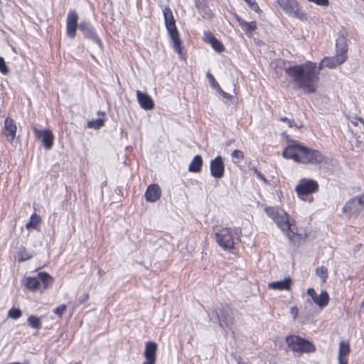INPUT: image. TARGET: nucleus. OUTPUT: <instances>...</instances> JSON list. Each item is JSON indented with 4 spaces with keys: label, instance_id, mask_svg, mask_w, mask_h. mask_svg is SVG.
I'll return each instance as SVG.
<instances>
[{
    "label": "nucleus",
    "instance_id": "nucleus-1",
    "mask_svg": "<svg viewBox=\"0 0 364 364\" xmlns=\"http://www.w3.org/2000/svg\"><path fill=\"white\" fill-rule=\"evenodd\" d=\"M323 66L322 61L318 68L316 63L307 61L285 68L284 72L297 88L303 90L305 93L311 94L316 92L317 90L319 71Z\"/></svg>",
    "mask_w": 364,
    "mask_h": 364
},
{
    "label": "nucleus",
    "instance_id": "nucleus-2",
    "mask_svg": "<svg viewBox=\"0 0 364 364\" xmlns=\"http://www.w3.org/2000/svg\"><path fill=\"white\" fill-rule=\"evenodd\" d=\"M282 156L301 164H321L324 160L323 155L318 150L305 146L297 141L292 140L282 152Z\"/></svg>",
    "mask_w": 364,
    "mask_h": 364
},
{
    "label": "nucleus",
    "instance_id": "nucleus-3",
    "mask_svg": "<svg viewBox=\"0 0 364 364\" xmlns=\"http://www.w3.org/2000/svg\"><path fill=\"white\" fill-rule=\"evenodd\" d=\"M163 14L165 21L166 28L168 35L173 41V49L178 54L181 53V41L177 31L175 19L173 16L171 9L168 6H166L163 10Z\"/></svg>",
    "mask_w": 364,
    "mask_h": 364
},
{
    "label": "nucleus",
    "instance_id": "nucleus-4",
    "mask_svg": "<svg viewBox=\"0 0 364 364\" xmlns=\"http://www.w3.org/2000/svg\"><path fill=\"white\" fill-rule=\"evenodd\" d=\"M285 341L289 348L296 353H309L316 350V348L311 342L299 336H286Z\"/></svg>",
    "mask_w": 364,
    "mask_h": 364
},
{
    "label": "nucleus",
    "instance_id": "nucleus-5",
    "mask_svg": "<svg viewBox=\"0 0 364 364\" xmlns=\"http://www.w3.org/2000/svg\"><path fill=\"white\" fill-rule=\"evenodd\" d=\"M215 238L218 245L224 250H231L235 247L232 231L230 228H223L215 232Z\"/></svg>",
    "mask_w": 364,
    "mask_h": 364
},
{
    "label": "nucleus",
    "instance_id": "nucleus-6",
    "mask_svg": "<svg viewBox=\"0 0 364 364\" xmlns=\"http://www.w3.org/2000/svg\"><path fill=\"white\" fill-rule=\"evenodd\" d=\"M216 316L222 328L229 327L234 322L232 309L227 305H223L218 311L216 310Z\"/></svg>",
    "mask_w": 364,
    "mask_h": 364
},
{
    "label": "nucleus",
    "instance_id": "nucleus-7",
    "mask_svg": "<svg viewBox=\"0 0 364 364\" xmlns=\"http://www.w3.org/2000/svg\"><path fill=\"white\" fill-rule=\"evenodd\" d=\"M279 6L288 14L303 18L304 14L299 11V4L296 0H277Z\"/></svg>",
    "mask_w": 364,
    "mask_h": 364
},
{
    "label": "nucleus",
    "instance_id": "nucleus-8",
    "mask_svg": "<svg viewBox=\"0 0 364 364\" xmlns=\"http://www.w3.org/2000/svg\"><path fill=\"white\" fill-rule=\"evenodd\" d=\"M318 183L314 180H301L296 186L295 191L299 197L306 196L318 190Z\"/></svg>",
    "mask_w": 364,
    "mask_h": 364
},
{
    "label": "nucleus",
    "instance_id": "nucleus-9",
    "mask_svg": "<svg viewBox=\"0 0 364 364\" xmlns=\"http://www.w3.org/2000/svg\"><path fill=\"white\" fill-rule=\"evenodd\" d=\"M80 31H81L84 36L90 41L95 43L99 47L102 48V41L97 36L93 27L87 21H82L78 26Z\"/></svg>",
    "mask_w": 364,
    "mask_h": 364
},
{
    "label": "nucleus",
    "instance_id": "nucleus-10",
    "mask_svg": "<svg viewBox=\"0 0 364 364\" xmlns=\"http://www.w3.org/2000/svg\"><path fill=\"white\" fill-rule=\"evenodd\" d=\"M78 15L75 10H70L66 19V33L70 38H74L77 27Z\"/></svg>",
    "mask_w": 364,
    "mask_h": 364
},
{
    "label": "nucleus",
    "instance_id": "nucleus-11",
    "mask_svg": "<svg viewBox=\"0 0 364 364\" xmlns=\"http://www.w3.org/2000/svg\"><path fill=\"white\" fill-rule=\"evenodd\" d=\"M306 293L320 309L326 307L329 302V296L326 291H323L318 295L314 288H309Z\"/></svg>",
    "mask_w": 364,
    "mask_h": 364
},
{
    "label": "nucleus",
    "instance_id": "nucleus-12",
    "mask_svg": "<svg viewBox=\"0 0 364 364\" xmlns=\"http://www.w3.org/2000/svg\"><path fill=\"white\" fill-rule=\"evenodd\" d=\"M210 168V173L213 177L220 178L224 176L225 166L220 156H218L211 160Z\"/></svg>",
    "mask_w": 364,
    "mask_h": 364
},
{
    "label": "nucleus",
    "instance_id": "nucleus-13",
    "mask_svg": "<svg viewBox=\"0 0 364 364\" xmlns=\"http://www.w3.org/2000/svg\"><path fill=\"white\" fill-rule=\"evenodd\" d=\"M37 138H42V142L46 149H50L53 145V135L50 130H38L36 128L33 129Z\"/></svg>",
    "mask_w": 364,
    "mask_h": 364
},
{
    "label": "nucleus",
    "instance_id": "nucleus-14",
    "mask_svg": "<svg viewBox=\"0 0 364 364\" xmlns=\"http://www.w3.org/2000/svg\"><path fill=\"white\" fill-rule=\"evenodd\" d=\"M347 39L343 34H341L338 36L336 41V54L346 60L347 58Z\"/></svg>",
    "mask_w": 364,
    "mask_h": 364
},
{
    "label": "nucleus",
    "instance_id": "nucleus-15",
    "mask_svg": "<svg viewBox=\"0 0 364 364\" xmlns=\"http://www.w3.org/2000/svg\"><path fill=\"white\" fill-rule=\"evenodd\" d=\"M161 196V191L159 186L156 183L149 185L145 192V198L146 201L154 203L158 200Z\"/></svg>",
    "mask_w": 364,
    "mask_h": 364
},
{
    "label": "nucleus",
    "instance_id": "nucleus-16",
    "mask_svg": "<svg viewBox=\"0 0 364 364\" xmlns=\"http://www.w3.org/2000/svg\"><path fill=\"white\" fill-rule=\"evenodd\" d=\"M136 95L139 104L144 109L151 110L154 107V102L148 94L137 90Z\"/></svg>",
    "mask_w": 364,
    "mask_h": 364
},
{
    "label": "nucleus",
    "instance_id": "nucleus-17",
    "mask_svg": "<svg viewBox=\"0 0 364 364\" xmlns=\"http://www.w3.org/2000/svg\"><path fill=\"white\" fill-rule=\"evenodd\" d=\"M278 228L284 232H288L290 230V223L289 221L288 214L284 211H282L277 218L274 220Z\"/></svg>",
    "mask_w": 364,
    "mask_h": 364
},
{
    "label": "nucleus",
    "instance_id": "nucleus-18",
    "mask_svg": "<svg viewBox=\"0 0 364 364\" xmlns=\"http://www.w3.org/2000/svg\"><path fill=\"white\" fill-rule=\"evenodd\" d=\"M17 127L14 124V120L7 117L4 121V133L7 137H10L9 141L12 142L16 136Z\"/></svg>",
    "mask_w": 364,
    "mask_h": 364
},
{
    "label": "nucleus",
    "instance_id": "nucleus-19",
    "mask_svg": "<svg viewBox=\"0 0 364 364\" xmlns=\"http://www.w3.org/2000/svg\"><path fill=\"white\" fill-rule=\"evenodd\" d=\"M291 279L290 277L285 278L283 280L276 281L269 283L268 287L272 289L277 290H290L291 285Z\"/></svg>",
    "mask_w": 364,
    "mask_h": 364
},
{
    "label": "nucleus",
    "instance_id": "nucleus-20",
    "mask_svg": "<svg viewBox=\"0 0 364 364\" xmlns=\"http://www.w3.org/2000/svg\"><path fill=\"white\" fill-rule=\"evenodd\" d=\"M157 344L153 341H149L145 344L144 356L145 360H156Z\"/></svg>",
    "mask_w": 364,
    "mask_h": 364
},
{
    "label": "nucleus",
    "instance_id": "nucleus-21",
    "mask_svg": "<svg viewBox=\"0 0 364 364\" xmlns=\"http://www.w3.org/2000/svg\"><path fill=\"white\" fill-rule=\"evenodd\" d=\"M235 17L240 26L245 33L250 34L257 28V23L255 21L247 22L237 15Z\"/></svg>",
    "mask_w": 364,
    "mask_h": 364
},
{
    "label": "nucleus",
    "instance_id": "nucleus-22",
    "mask_svg": "<svg viewBox=\"0 0 364 364\" xmlns=\"http://www.w3.org/2000/svg\"><path fill=\"white\" fill-rule=\"evenodd\" d=\"M205 41L209 43L213 48L217 52H222L225 50L223 44L218 41L214 36L210 33H205Z\"/></svg>",
    "mask_w": 364,
    "mask_h": 364
},
{
    "label": "nucleus",
    "instance_id": "nucleus-23",
    "mask_svg": "<svg viewBox=\"0 0 364 364\" xmlns=\"http://www.w3.org/2000/svg\"><path fill=\"white\" fill-rule=\"evenodd\" d=\"M345 60L343 58H341L336 55V54L333 57L328 58L325 57L322 60V63H323L325 67L328 68H335L338 65L342 64Z\"/></svg>",
    "mask_w": 364,
    "mask_h": 364
},
{
    "label": "nucleus",
    "instance_id": "nucleus-24",
    "mask_svg": "<svg viewBox=\"0 0 364 364\" xmlns=\"http://www.w3.org/2000/svg\"><path fill=\"white\" fill-rule=\"evenodd\" d=\"M203 159L200 155H196L193 157L188 166V171L193 173H199L201 171Z\"/></svg>",
    "mask_w": 364,
    "mask_h": 364
},
{
    "label": "nucleus",
    "instance_id": "nucleus-25",
    "mask_svg": "<svg viewBox=\"0 0 364 364\" xmlns=\"http://www.w3.org/2000/svg\"><path fill=\"white\" fill-rule=\"evenodd\" d=\"M356 203L357 201L355 198L349 200L343 207V213L350 215L352 213H356L358 211Z\"/></svg>",
    "mask_w": 364,
    "mask_h": 364
},
{
    "label": "nucleus",
    "instance_id": "nucleus-26",
    "mask_svg": "<svg viewBox=\"0 0 364 364\" xmlns=\"http://www.w3.org/2000/svg\"><path fill=\"white\" fill-rule=\"evenodd\" d=\"M349 121L355 128V131L364 134V119L358 117H351Z\"/></svg>",
    "mask_w": 364,
    "mask_h": 364
},
{
    "label": "nucleus",
    "instance_id": "nucleus-27",
    "mask_svg": "<svg viewBox=\"0 0 364 364\" xmlns=\"http://www.w3.org/2000/svg\"><path fill=\"white\" fill-rule=\"evenodd\" d=\"M38 277L39 282H41L43 283L44 289L48 288L53 282V277L46 272L38 273Z\"/></svg>",
    "mask_w": 364,
    "mask_h": 364
},
{
    "label": "nucleus",
    "instance_id": "nucleus-28",
    "mask_svg": "<svg viewBox=\"0 0 364 364\" xmlns=\"http://www.w3.org/2000/svg\"><path fill=\"white\" fill-rule=\"evenodd\" d=\"M265 213L267 215L272 218L273 220L276 219V218L278 217V215L281 213L282 210L275 208V207H266L264 208Z\"/></svg>",
    "mask_w": 364,
    "mask_h": 364
},
{
    "label": "nucleus",
    "instance_id": "nucleus-29",
    "mask_svg": "<svg viewBox=\"0 0 364 364\" xmlns=\"http://www.w3.org/2000/svg\"><path fill=\"white\" fill-rule=\"evenodd\" d=\"M350 353V346L344 341L339 343L338 357H346Z\"/></svg>",
    "mask_w": 364,
    "mask_h": 364
},
{
    "label": "nucleus",
    "instance_id": "nucleus-30",
    "mask_svg": "<svg viewBox=\"0 0 364 364\" xmlns=\"http://www.w3.org/2000/svg\"><path fill=\"white\" fill-rule=\"evenodd\" d=\"M26 285L28 289L31 290L36 289L39 286L38 277H28L26 278Z\"/></svg>",
    "mask_w": 364,
    "mask_h": 364
},
{
    "label": "nucleus",
    "instance_id": "nucleus-31",
    "mask_svg": "<svg viewBox=\"0 0 364 364\" xmlns=\"http://www.w3.org/2000/svg\"><path fill=\"white\" fill-rule=\"evenodd\" d=\"M28 323L33 328L40 329L41 328V319L36 316H30L28 318Z\"/></svg>",
    "mask_w": 364,
    "mask_h": 364
},
{
    "label": "nucleus",
    "instance_id": "nucleus-32",
    "mask_svg": "<svg viewBox=\"0 0 364 364\" xmlns=\"http://www.w3.org/2000/svg\"><path fill=\"white\" fill-rule=\"evenodd\" d=\"M316 275L321 278L323 282H326L328 276V269L323 266L317 267L316 269Z\"/></svg>",
    "mask_w": 364,
    "mask_h": 364
},
{
    "label": "nucleus",
    "instance_id": "nucleus-33",
    "mask_svg": "<svg viewBox=\"0 0 364 364\" xmlns=\"http://www.w3.org/2000/svg\"><path fill=\"white\" fill-rule=\"evenodd\" d=\"M104 119L100 118L93 119L87 122V127L98 129L104 126Z\"/></svg>",
    "mask_w": 364,
    "mask_h": 364
},
{
    "label": "nucleus",
    "instance_id": "nucleus-34",
    "mask_svg": "<svg viewBox=\"0 0 364 364\" xmlns=\"http://www.w3.org/2000/svg\"><path fill=\"white\" fill-rule=\"evenodd\" d=\"M22 315V312L19 309L11 308L8 312V317L13 319H18Z\"/></svg>",
    "mask_w": 364,
    "mask_h": 364
},
{
    "label": "nucleus",
    "instance_id": "nucleus-35",
    "mask_svg": "<svg viewBox=\"0 0 364 364\" xmlns=\"http://www.w3.org/2000/svg\"><path fill=\"white\" fill-rule=\"evenodd\" d=\"M0 72L3 75H7L9 72V69L6 66L5 60L2 57H0Z\"/></svg>",
    "mask_w": 364,
    "mask_h": 364
},
{
    "label": "nucleus",
    "instance_id": "nucleus-36",
    "mask_svg": "<svg viewBox=\"0 0 364 364\" xmlns=\"http://www.w3.org/2000/svg\"><path fill=\"white\" fill-rule=\"evenodd\" d=\"M245 2H247V4H248V6H250V8L251 9H252L253 11L259 13L260 12V9L257 4V2L255 1V0H244Z\"/></svg>",
    "mask_w": 364,
    "mask_h": 364
},
{
    "label": "nucleus",
    "instance_id": "nucleus-37",
    "mask_svg": "<svg viewBox=\"0 0 364 364\" xmlns=\"http://www.w3.org/2000/svg\"><path fill=\"white\" fill-rule=\"evenodd\" d=\"M67 309V306L65 304H61L58 306H57L54 309V313L58 315V316H62V315L65 312Z\"/></svg>",
    "mask_w": 364,
    "mask_h": 364
},
{
    "label": "nucleus",
    "instance_id": "nucleus-38",
    "mask_svg": "<svg viewBox=\"0 0 364 364\" xmlns=\"http://www.w3.org/2000/svg\"><path fill=\"white\" fill-rule=\"evenodd\" d=\"M206 77L208 79V80L210 82L211 86L213 87H214V88L219 87L218 83L215 81V79L214 78L213 75L210 73L208 72L206 74Z\"/></svg>",
    "mask_w": 364,
    "mask_h": 364
},
{
    "label": "nucleus",
    "instance_id": "nucleus-39",
    "mask_svg": "<svg viewBox=\"0 0 364 364\" xmlns=\"http://www.w3.org/2000/svg\"><path fill=\"white\" fill-rule=\"evenodd\" d=\"M231 156L232 158H236L239 160H242L244 159V154L242 151L240 150H238V149H235L232 154H231Z\"/></svg>",
    "mask_w": 364,
    "mask_h": 364
},
{
    "label": "nucleus",
    "instance_id": "nucleus-40",
    "mask_svg": "<svg viewBox=\"0 0 364 364\" xmlns=\"http://www.w3.org/2000/svg\"><path fill=\"white\" fill-rule=\"evenodd\" d=\"M217 89H218V92L222 95V96H223L224 98H225V99H227V100H231V99L232 98V95H230V94H228V93L225 92V91H223V90L220 88V86H219V87H217Z\"/></svg>",
    "mask_w": 364,
    "mask_h": 364
},
{
    "label": "nucleus",
    "instance_id": "nucleus-41",
    "mask_svg": "<svg viewBox=\"0 0 364 364\" xmlns=\"http://www.w3.org/2000/svg\"><path fill=\"white\" fill-rule=\"evenodd\" d=\"M255 173L257 175L258 178L263 181L265 183H268L267 178L260 171H259L257 169L255 168Z\"/></svg>",
    "mask_w": 364,
    "mask_h": 364
},
{
    "label": "nucleus",
    "instance_id": "nucleus-42",
    "mask_svg": "<svg viewBox=\"0 0 364 364\" xmlns=\"http://www.w3.org/2000/svg\"><path fill=\"white\" fill-rule=\"evenodd\" d=\"M37 223H38L37 220L36 218H34L33 216H32L31 218L30 221L26 224V228H34Z\"/></svg>",
    "mask_w": 364,
    "mask_h": 364
},
{
    "label": "nucleus",
    "instance_id": "nucleus-43",
    "mask_svg": "<svg viewBox=\"0 0 364 364\" xmlns=\"http://www.w3.org/2000/svg\"><path fill=\"white\" fill-rule=\"evenodd\" d=\"M298 311H299L298 308L295 306L291 307V309H290V312L294 318L297 316Z\"/></svg>",
    "mask_w": 364,
    "mask_h": 364
},
{
    "label": "nucleus",
    "instance_id": "nucleus-44",
    "mask_svg": "<svg viewBox=\"0 0 364 364\" xmlns=\"http://www.w3.org/2000/svg\"><path fill=\"white\" fill-rule=\"evenodd\" d=\"M358 204L364 206V194L356 198Z\"/></svg>",
    "mask_w": 364,
    "mask_h": 364
},
{
    "label": "nucleus",
    "instance_id": "nucleus-45",
    "mask_svg": "<svg viewBox=\"0 0 364 364\" xmlns=\"http://www.w3.org/2000/svg\"><path fill=\"white\" fill-rule=\"evenodd\" d=\"M23 252H24L25 254H24V255L22 256V258L21 259V261H25V260H27V259H30L31 257V254L26 252V250H24Z\"/></svg>",
    "mask_w": 364,
    "mask_h": 364
},
{
    "label": "nucleus",
    "instance_id": "nucleus-46",
    "mask_svg": "<svg viewBox=\"0 0 364 364\" xmlns=\"http://www.w3.org/2000/svg\"><path fill=\"white\" fill-rule=\"evenodd\" d=\"M338 362L339 364H348V360L346 358V357H338Z\"/></svg>",
    "mask_w": 364,
    "mask_h": 364
},
{
    "label": "nucleus",
    "instance_id": "nucleus-47",
    "mask_svg": "<svg viewBox=\"0 0 364 364\" xmlns=\"http://www.w3.org/2000/svg\"><path fill=\"white\" fill-rule=\"evenodd\" d=\"M234 234L240 237L242 234V230L240 228H235L233 230Z\"/></svg>",
    "mask_w": 364,
    "mask_h": 364
},
{
    "label": "nucleus",
    "instance_id": "nucleus-48",
    "mask_svg": "<svg viewBox=\"0 0 364 364\" xmlns=\"http://www.w3.org/2000/svg\"><path fill=\"white\" fill-rule=\"evenodd\" d=\"M156 360H145L143 364H155Z\"/></svg>",
    "mask_w": 364,
    "mask_h": 364
},
{
    "label": "nucleus",
    "instance_id": "nucleus-49",
    "mask_svg": "<svg viewBox=\"0 0 364 364\" xmlns=\"http://www.w3.org/2000/svg\"><path fill=\"white\" fill-rule=\"evenodd\" d=\"M288 124H289V126L290 127H294V126L297 127L296 125H295V124H294V120H292V119H290V120L288 122Z\"/></svg>",
    "mask_w": 364,
    "mask_h": 364
},
{
    "label": "nucleus",
    "instance_id": "nucleus-50",
    "mask_svg": "<svg viewBox=\"0 0 364 364\" xmlns=\"http://www.w3.org/2000/svg\"><path fill=\"white\" fill-rule=\"evenodd\" d=\"M281 120H282L283 122H287L290 120L289 119L287 118V117H283V118H281Z\"/></svg>",
    "mask_w": 364,
    "mask_h": 364
},
{
    "label": "nucleus",
    "instance_id": "nucleus-51",
    "mask_svg": "<svg viewBox=\"0 0 364 364\" xmlns=\"http://www.w3.org/2000/svg\"><path fill=\"white\" fill-rule=\"evenodd\" d=\"M9 364H21V363L16 362V363H9Z\"/></svg>",
    "mask_w": 364,
    "mask_h": 364
},
{
    "label": "nucleus",
    "instance_id": "nucleus-52",
    "mask_svg": "<svg viewBox=\"0 0 364 364\" xmlns=\"http://www.w3.org/2000/svg\"><path fill=\"white\" fill-rule=\"evenodd\" d=\"M361 306H364V298H363V301L361 303Z\"/></svg>",
    "mask_w": 364,
    "mask_h": 364
},
{
    "label": "nucleus",
    "instance_id": "nucleus-53",
    "mask_svg": "<svg viewBox=\"0 0 364 364\" xmlns=\"http://www.w3.org/2000/svg\"><path fill=\"white\" fill-rule=\"evenodd\" d=\"M88 298V294H86L85 299H87Z\"/></svg>",
    "mask_w": 364,
    "mask_h": 364
},
{
    "label": "nucleus",
    "instance_id": "nucleus-54",
    "mask_svg": "<svg viewBox=\"0 0 364 364\" xmlns=\"http://www.w3.org/2000/svg\"><path fill=\"white\" fill-rule=\"evenodd\" d=\"M97 114H101L102 113H101L100 112H97Z\"/></svg>",
    "mask_w": 364,
    "mask_h": 364
}]
</instances>
